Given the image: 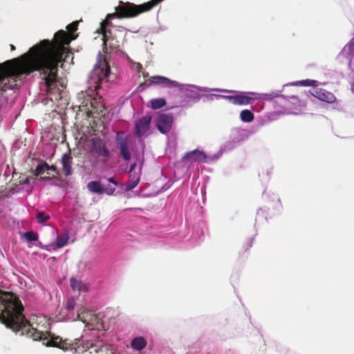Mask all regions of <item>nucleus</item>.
<instances>
[{"instance_id": "f03ea898", "label": "nucleus", "mask_w": 354, "mask_h": 354, "mask_svg": "<svg viewBox=\"0 0 354 354\" xmlns=\"http://www.w3.org/2000/svg\"><path fill=\"white\" fill-rule=\"evenodd\" d=\"M22 306L12 293L0 290V322L15 332L26 334L34 341L43 340L46 346L63 347L57 345V339H49L50 324L44 317L37 318L35 327L24 320Z\"/></svg>"}, {"instance_id": "412c9836", "label": "nucleus", "mask_w": 354, "mask_h": 354, "mask_svg": "<svg viewBox=\"0 0 354 354\" xmlns=\"http://www.w3.org/2000/svg\"><path fill=\"white\" fill-rule=\"evenodd\" d=\"M317 84V81L311 80H304L301 81H297L291 83L292 86H315Z\"/></svg>"}, {"instance_id": "5701e85b", "label": "nucleus", "mask_w": 354, "mask_h": 354, "mask_svg": "<svg viewBox=\"0 0 354 354\" xmlns=\"http://www.w3.org/2000/svg\"><path fill=\"white\" fill-rule=\"evenodd\" d=\"M50 166H48L46 163H42L38 165L35 168V176H39L40 174H44L45 171H49Z\"/></svg>"}, {"instance_id": "bb28decb", "label": "nucleus", "mask_w": 354, "mask_h": 354, "mask_svg": "<svg viewBox=\"0 0 354 354\" xmlns=\"http://www.w3.org/2000/svg\"><path fill=\"white\" fill-rule=\"evenodd\" d=\"M78 21H73V23H71V24L68 25L66 26V29L67 30L71 32H73L74 30H75L77 29V25H78Z\"/></svg>"}, {"instance_id": "0eeeda50", "label": "nucleus", "mask_w": 354, "mask_h": 354, "mask_svg": "<svg viewBox=\"0 0 354 354\" xmlns=\"http://www.w3.org/2000/svg\"><path fill=\"white\" fill-rule=\"evenodd\" d=\"M206 155L201 151L193 150L186 153L183 159H187L188 163L193 164L196 162H205Z\"/></svg>"}, {"instance_id": "f3484780", "label": "nucleus", "mask_w": 354, "mask_h": 354, "mask_svg": "<svg viewBox=\"0 0 354 354\" xmlns=\"http://www.w3.org/2000/svg\"><path fill=\"white\" fill-rule=\"evenodd\" d=\"M93 143L94 145V149L97 154L102 156H106L107 154L103 143L100 140L93 139Z\"/></svg>"}, {"instance_id": "2eb2a0df", "label": "nucleus", "mask_w": 354, "mask_h": 354, "mask_svg": "<svg viewBox=\"0 0 354 354\" xmlns=\"http://www.w3.org/2000/svg\"><path fill=\"white\" fill-rule=\"evenodd\" d=\"M88 189L93 193H97L102 194L104 192V189L99 181H91L87 185Z\"/></svg>"}, {"instance_id": "f257e3e1", "label": "nucleus", "mask_w": 354, "mask_h": 354, "mask_svg": "<svg viewBox=\"0 0 354 354\" xmlns=\"http://www.w3.org/2000/svg\"><path fill=\"white\" fill-rule=\"evenodd\" d=\"M75 37L59 30L52 41L44 39L30 48L21 57L0 64V82L8 77L28 75L34 71H42L43 79L48 87L56 81V71L62 56L67 52L65 47Z\"/></svg>"}, {"instance_id": "cd10ccee", "label": "nucleus", "mask_w": 354, "mask_h": 354, "mask_svg": "<svg viewBox=\"0 0 354 354\" xmlns=\"http://www.w3.org/2000/svg\"><path fill=\"white\" fill-rule=\"evenodd\" d=\"M214 96L218 97H223L227 99L230 102H232L233 104H234L235 101V95H213Z\"/></svg>"}, {"instance_id": "9d476101", "label": "nucleus", "mask_w": 354, "mask_h": 354, "mask_svg": "<svg viewBox=\"0 0 354 354\" xmlns=\"http://www.w3.org/2000/svg\"><path fill=\"white\" fill-rule=\"evenodd\" d=\"M250 95L258 96L260 95L259 93L255 92H245L241 93L239 95H235V101L234 104L238 105H246L250 103L253 98L250 97Z\"/></svg>"}, {"instance_id": "c85d7f7f", "label": "nucleus", "mask_w": 354, "mask_h": 354, "mask_svg": "<svg viewBox=\"0 0 354 354\" xmlns=\"http://www.w3.org/2000/svg\"><path fill=\"white\" fill-rule=\"evenodd\" d=\"M30 182V179L28 178H26L23 182H22V184L24 185H26V184H28Z\"/></svg>"}, {"instance_id": "9b49d317", "label": "nucleus", "mask_w": 354, "mask_h": 354, "mask_svg": "<svg viewBox=\"0 0 354 354\" xmlns=\"http://www.w3.org/2000/svg\"><path fill=\"white\" fill-rule=\"evenodd\" d=\"M71 287L73 291H77L79 293L87 292L88 291V285L80 280L75 278H71L70 279Z\"/></svg>"}, {"instance_id": "393cba45", "label": "nucleus", "mask_w": 354, "mask_h": 354, "mask_svg": "<svg viewBox=\"0 0 354 354\" xmlns=\"http://www.w3.org/2000/svg\"><path fill=\"white\" fill-rule=\"evenodd\" d=\"M50 216L48 214H44L42 212H39L37 214L36 218L37 220V222L39 223H44V221H46L50 219Z\"/></svg>"}, {"instance_id": "7ed1b4c3", "label": "nucleus", "mask_w": 354, "mask_h": 354, "mask_svg": "<svg viewBox=\"0 0 354 354\" xmlns=\"http://www.w3.org/2000/svg\"><path fill=\"white\" fill-rule=\"evenodd\" d=\"M151 82L152 84H166L167 83L171 84L174 86H180V88L182 91L185 92L187 95L193 97L195 100H199V95L198 93H195L194 90L191 88L196 89L198 91H219V92H232V91H229L227 89H222L218 88H208V87H199L195 85L192 84H179L177 82L170 80L167 77L160 75H155L150 77Z\"/></svg>"}, {"instance_id": "aec40b11", "label": "nucleus", "mask_w": 354, "mask_h": 354, "mask_svg": "<svg viewBox=\"0 0 354 354\" xmlns=\"http://www.w3.org/2000/svg\"><path fill=\"white\" fill-rule=\"evenodd\" d=\"M150 103L153 109H158L166 104V101L164 98H156L151 100Z\"/></svg>"}, {"instance_id": "1a4fd4ad", "label": "nucleus", "mask_w": 354, "mask_h": 354, "mask_svg": "<svg viewBox=\"0 0 354 354\" xmlns=\"http://www.w3.org/2000/svg\"><path fill=\"white\" fill-rule=\"evenodd\" d=\"M313 95L321 101L326 103H333L335 101V95L324 89L317 88L314 91Z\"/></svg>"}, {"instance_id": "2f4dec72", "label": "nucleus", "mask_w": 354, "mask_h": 354, "mask_svg": "<svg viewBox=\"0 0 354 354\" xmlns=\"http://www.w3.org/2000/svg\"><path fill=\"white\" fill-rule=\"evenodd\" d=\"M94 351H95V353H98V351H98V349H97V348H95V349L94 350Z\"/></svg>"}, {"instance_id": "a211bd4d", "label": "nucleus", "mask_w": 354, "mask_h": 354, "mask_svg": "<svg viewBox=\"0 0 354 354\" xmlns=\"http://www.w3.org/2000/svg\"><path fill=\"white\" fill-rule=\"evenodd\" d=\"M240 118L242 122L248 123L251 122L254 120V116L250 110L245 109L241 111Z\"/></svg>"}, {"instance_id": "423d86ee", "label": "nucleus", "mask_w": 354, "mask_h": 354, "mask_svg": "<svg viewBox=\"0 0 354 354\" xmlns=\"http://www.w3.org/2000/svg\"><path fill=\"white\" fill-rule=\"evenodd\" d=\"M173 116L169 113L161 114L157 119V126L158 130L162 133L168 132L172 126Z\"/></svg>"}, {"instance_id": "c756f323", "label": "nucleus", "mask_w": 354, "mask_h": 354, "mask_svg": "<svg viewBox=\"0 0 354 354\" xmlns=\"http://www.w3.org/2000/svg\"><path fill=\"white\" fill-rule=\"evenodd\" d=\"M135 167H136V163H133L131 165V167H130V172H131L134 169H135Z\"/></svg>"}, {"instance_id": "b1692460", "label": "nucleus", "mask_w": 354, "mask_h": 354, "mask_svg": "<svg viewBox=\"0 0 354 354\" xmlns=\"http://www.w3.org/2000/svg\"><path fill=\"white\" fill-rule=\"evenodd\" d=\"M24 236L28 242L36 241L38 240V234L33 232H25Z\"/></svg>"}, {"instance_id": "dca6fc26", "label": "nucleus", "mask_w": 354, "mask_h": 354, "mask_svg": "<svg viewBox=\"0 0 354 354\" xmlns=\"http://www.w3.org/2000/svg\"><path fill=\"white\" fill-rule=\"evenodd\" d=\"M70 159H71L70 156L66 154H64L62 156V162L64 172L66 176H68L71 172Z\"/></svg>"}, {"instance_id": "20e7f679", "label": "nucleus", "mask_w": 354, "mask_h": 354, "mask_svg": "<svg viewBox=\"0 0 354 354\" xmlns=\"http://www.w3.org/2000/svg\"><path fill=\"white\" fill-rule=\"evenodd\" d=\"M110 73V66L106 61L102 58L101 53H98L97 62L94 66L93 70L91 73V79L93 83L96 84L98 82L107 77Z\"/></svg>"}, {"instance_id": "6ab92c4d", "label": "nucleus", "mask_w": 354, "mask_h": 354, "mask_svg": "<svg viewBox=\"0 0 354 354\" xmlns=\"http://www.w3.org/2000/svg\"><path fill=\"white\" fill-rule=\"evenodd\" d=\"M140 182V175L139 173L134 176L131 180H129L126 185H125V190L126 191H130L133 189L134 187H136L138 184Z\"/></svg>"}, {"instance_id": "f8f14e48", "label": "nucleus", "mask_w": 354, "mask_h": 354, "mask_svg": "<svg viewBox=\"0 0 354 354\" xmlns=\"http://www.w3.org/2000/svg\"><path fill=\"white\" fill-rule=\"evenodd\" d=\"M117 143L123 158L126 160H130L131 154L128 149V145L126 139L122 137H119L118 136Z\"/></svg>"}, {"instance_id": "473e14b6", "label": "nucleus", "mask_w": 354, "mask_h": 354, "mask_svg": "<svg viewBox=\"0 0 354 354\" xmlns=\"http://www.w3.org/2000/svg\"><path fill=\"white\" fill-rule=\"evenodd\" d=\"M109 180L110 182L113 183V179H112V178H109Z\"/></svg>"}, {"instance_id": "6e6552de", "label": "nucleus", "mask_w": 354, "mask_h": 354, "mask_svg": "<svg viewBox=\"0 0 354 354\" xmlns=\"http://www.w3.org/2000/svg\"><path fill=\"white\" fill-rule=\"evenodd\" d=\"M151 123V117L145 116L142 118L135 126V133L140 136L145 133L149 129Z\"/></svg>"}, {"instance_id": "4468645a", "label": "nucleus", "mask_w": 354, "mask_h": 354, "mask_svg": "<svg viewBox=\"0 0 354 354\" xmlns=\"http://www.w3.org/2000/svg\"><path fill=\"white\" fill-rule=\"evenodd\" d=\"M131 346L134 350L140 351L146 347L147 341L142 337H137L133 339Z\"/></svg>"}, {"instance_id": "a878e982", "label": "nucleus", "mask_w": 354, "mask_h": 354, "mask_svg": "<svg viewBox=\"0 0 354 354\" xmlns=\"http://www.w3.org/2000/svg\"><path fill=\"white\" fill-rule=\"evenodd\" d=\"M75 301L74 298L71 297V298L68 299L66 302V309L73 310L75 308Z\"/></svg>"}, {"instance_id": "72a5a7b5", "label": "nucleus", "mask_w": 354, "mask_h": 354, "mask_svg": "<svg viewBox=\"0 0 354 354\" xmlns=\"http://www.w3.org/2000/svg\"><path fill=\"white\" fill-rule=\"evenodd\" d=\"M11 48L14 49V46L12 45H11Z\"/></svg>"}, {"instance_id": "ddd939ff", "label": "nucleus", "mask_w": 354, "mask_h": 354, "mask_svg": "<svg viewBox=\"0 0 354 354\" xmlns=\"http://www.w3.org/2000/svg\"><path fill=\"white\" fill-rule=\"evenodd\" d=\"M340 55L344 57L348 61V64H351V59L354 55V37L349 41V42L344 47Z\"/></svg>"}, {"instance_id": "7c9ffc66", "label": "nucleus", "mask_w": 354, "mask_h": 354, "mask_svg": "<svg viewBox=\"0 0 354 354\" xmlns=\"http://www.w3.org/2000/svg\"><path fill=\"white\" fill-rule=\"evenodd\" d=\"M55 167L54 166H50L49 170H55Z\"/></svg>"}, {"instance_id": "39448f33", "label": "nucleus", "mask_w": 354, "mask_h": 354, "mask_svg": "<svg viewBox=\"0 0 354 354\" xmlns=\"http://www.w3.org/2000/svg\"><path fill=\"white\" fill-rule=\"evenodd\" d=\"M46 231L48 235L51 236L48 239L49 243H51L54 240L55 241V246L53 247L54 249L61 248L67 243L68 241V235L67 234L59 236L57 230L50 225L46 226Z\"/></svg>"}, {"instance_id": "4be33fe9", "label": "nucleus", "mask_w": 354, "mask_h": 354, "mask_svg": "<svg viewBox=\"0 0 354 354\" xmlns=\"http://www.w3.org/2000/svg\"><path fill=\"white\" fill-rule=\"evenodd\" d=\"M77 324H76V327L79 329H84L88 325V322L89 320L87 319L85 317H80V315H79L78 317H77Z\"/></svg>"}]
</instances>
